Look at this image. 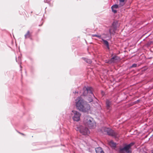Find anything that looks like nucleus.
Returning a JSON list of instances; mask_svg holds the SVG:
<instances>
[{
  "mask_svg": "<svg viewBox=\"0 0 153 153\" xmlns=\"http://www.w3.org/2000/svg\"><path fill=\"white\" fill-rule=\"evenodd\" d=\"M153 44V42L152 41H150V42H148V43H147V45L149 46L150 45L152 44Z\"/></svg>",
  "mask_w": 153,
  "mask_h": 153,
  "instance_id": "obj_21",
  "label": "nucleus"
},
{
  "mask_svg": "<svg viewBox=\"0 0 153 153\" xmlns=\"http://www.w3.org/2000/svg\"><path fill=\"white\" fill-rule=\"evenodd\" d=\"M84 59L87 63L89 64H91L92 62V61L90 59Z\"/></svg>",
  "mask_w": 153,
  "mask_h": 153,
  "instance_id": "obj_20",
  "label": "nucleus"
},
{
  "mask_svg": "<svg viewBox=\"0 0 153 153\" xmlns=\"http://www.w3.org/2000/svg\"><path fill=\"white\" fill-rule=\"evenodd\" d=\"M20 134H21V135H25L23 133H20Z\"/></svg>",
  "mask_w": 153,
  "mask_h": 153,
  "instance_id": "obj_24",
  "label": "nucleus"
},
{
  "mask_svg": "<svg viewBox=\"0 0 153 153\" xmlns=\"http://www.w3.org/2000/svg\"><path fill=\"white\" fill-rule=\"evenodd\" d=\"M72 112L74 113V115L73 117V120L76 121H78L80 120L81 114L78 112L75 111H72Z\"/></svg>",
  "mask_w": 153,
  "mask_h": 153,
  "instance_id": "obj_6",
  "label": "nucleus"
},
{
  "mask_svg": "<svg viewBox=\"0 0 153 153\" xmlns=\"http://www.w3.org/2000/svg\"><path fill=\"white\" fill-rule=\"evenodd\" d=\"M118 22L117 21L114 22H113L111 27L117 29V27H118Z\"/></svg>",
  "mask_w": 153,
  "mask_h": 153,
  "instance_id": "obj_14",
  "label": "nucleus"
},
{
  "mask_svg": "<svg viewBox=\"0 0 153 153\" xmlns=\"http://www.w3.org/2000/svg\"><path fill=\"white\" fill-rule=\"evenodd\" d=\"M119 59L120 58L118 56L115 55L108 61V63L110 64L114 63L119 60Z\"/></svg>",
  "mask_w": 153,
  "mask_h": 153,
  "instance_id": "obj_8",
  "label": "nucleus"
},
{
  "mask_svg": "<svg viewBox=\"0 0 153 153\" xmlns=\"http://www.w3.org/2000/svg\"><path fill=\"white\" fill-rule=\"evenodd\" d=\"M31 36V33H30L29 31H28L26 34L25 35V37L27 38H29Z\"/></svg>",
  "mask_w": 153,
  "mask_h": 153,
  "instance_id": "obj_17",
  "label": "nucleus"
},
{
  "mask_svg": "<svg viewBox=\"0 0 153 153\" xmlns=\"http://www.w3.org/2000/svg\"><path fill=\"white\" fill-rule=\"evenodd\" d=\"M105 130L107 134L110 136L115 137L117 135V133L113 130L108 128H105Z\"/></svg>",
  "mask_w": 153,
  "mask_h": 153,
  "instance_id": "obj_7",
  "label": "nucleus"
},
{
  "mask_svg": "<svg viewBox=\"0 0 153 153\" xmlns=\"http://www.w3.org/2000/svg\"><path fill=\"white\" fill-rule=\"evenodd\" d=\"M137 64H134L132 65L131 66V68H134L136 67L137 66Z\"/></svg>",
  "mask_w": 153,
  "mask_h": 153,
  "instance_id": "obj_22",
  "label": "nucleus"
},
{
  "mask_svg": "<svg viewBox=\"0 0 153 153\" xmlns=\"http://www.w3.org/2000/svg\"><path fill=\"white\" fill-rule=\"evenodd\" d=\"M83 123L85 125L90 128H93L95 126V123L94 122L93 119L89 116L85 117Z\"/></svg>",
  "mask_w": 153,
  "mask_h": 153,
  "instance_id": "obj_1",
  "label": "nucleus"
},
{
  "mask_svg": "<svg viewBox=\"0 0 153 153\" xmlns=\"http://www.w3.org/2000/svg\"><path fill=\"white\" fill-rule=\"evenodd\" d=\"M93 36H96V37L100 38V35H94Z\"/></svg>",
  "mask_w": 153,
  "mask_h": 153,
  "instance_id": "obj_23",
  "label": "nucleus"
},
{
  "mask_svg": "<svg viewBox=\"0 0 153 153\" xmlns=\"http://www.w3.org/2000/svg\"><path fill=\"white\" fill-rule=\"evenodd\" d=\"M83 94L84 96H86L88 94L90 96L92 97L93 96L94 97V96L92 93L93 88H92L90 87L86 88L85 87L83 88Z\"/></svg>",
  "mask_w": 153,
  "mask_h": 153,
  "instance_id": "obj_4",
  "label": "nucleus"
},
{
  "mask_svg": "<svg viewBox=\"0 0 153 153\" xmlns=\"http://www.w3.org/2000/svg\"><path fill=\"white\" fill-rule=\"evenodd\" d=\"M91 98H90L89 97L88 98V100L90 102L93 101L94 98H96L95 97H93V96L92 97L91 96Z\"/></svg>",
  "mask_w": 153,
  "mask_h": 153,
  "instance_id": "obj_19",
  "label": "nucleus"
},
{
  "mask_svg": "<svg viewBox=\"0 0 153 153\" xmlns=\"http://www.w3.org/2000/svg\"><path fill=\"white\" fill-rule=\"evenodd\" d=\"M112 12L114 13H116L117 11L115 10V9L118 8V5L117 4H114L112 5L111 7Z\"/></svg>",
  "mask_w": 153,
  "mask_h": 153,
  "instance_id": "obj_10",
  "label": "nucleus"
},
{
  "mask_svg": "<svg viewBox=\"0 0 153 153\" xmlns=\"http://www.w3.org/2000/svg\"><path fill=\"white\" fill-rule=\"evenodd\" d=\"M90 109V106L88 104L85 102V104H84L83 108L82 109V111L83 112H87Z\"/></svg>",
  "mask_w": 153,
  "mask_h": 153,
  "instance_id": "obj_9",
  "label": "nucleus"
},
{
  "mask_svg": "<svg viewBox=\"0 0 153 153\" xmlns=\"http://www.w3.org/2000/svg\"><path fill=\"white\" fill-rule=\"evenodd\" d=\"M78 101L76 102V105L77 109L80 111H82V109L83 108L84 104H85V102L82 98L80 97L77 98Z\"/></svg>",
  "mask_w": 153,
  "mask_h": 153,
  "instance_id": "obj_3",
  "label": "nucleus"
},
{
  "mask_svg": "<svg viewBox=\"0 0 153 153\" xmlns=\"http://www.w3.org/2000/svg\"><path fill=\"white\" fill-rule=\"evenodd\" d=\"M79 130L80 132L84 135H88L90 133L88 128L82 126L80 127Z\"/></svg>",
  "mask_w": 153,
  "mask_h": 153,
  "instance_id": "obj_5",
  "label": "nucleus"
},
{
  "mask_svg": "<svg viewBox=\"0 0 153 153\" xmlns=\"http://www.w3.org/2000/svg\"><path fill=\"white\" fill-rule=\"evenodd\" d=\"M119 0L120 1V4L119 5L120 6H123L125 4L124 1H125V0Z\"/></svg>",
  "mask_w": 153,
  "mask_h": 153,
  "instance_id": "obj_18",
  "label": "nucleus"
},
{
  "mask_svg": "<svg viewBox=\"0 0 153 153\" xmlns=\"http://www.w3.org/2000/svg\"><path fill=\"white\" fill-rule=\"evenodd\" d=\"M111 102L108 100H107L106 102V104L107 108L108 109H109L111 105Z\"/></svg>",
  "mask_w": 153,
  "mask_h": 153,
  "instance_id": "obj_16",
  "label": "nucleus"
},
{
  "mask_svg": "<svg viewBox=\"0 0 153 153\" xmlns=\"http://www.w3.org/2000/svg\"><path fill=\"white\" fill-rule=\"evenodd\" d=\"M116 30V29L111 27L109 30V32L111 34H114L115 33Z\"/></svg>",
  "mask_w": 153,
  "mask_h": 153,
  "instance_id": "obj_15",
  "label": "nucleus"
},
{
  "mask_svg": "<svg viewBox=\"0 0 153 153\" xmlns=\"http://www.w3.org/2000/svg\"><path fill=\"white\" fill-rule=\"evenodd\" d=\"M96 153H104L102 148L100 147L97 148L95 149Z\"/></svg>",
  "mask_w": 153,
  "mask_h": 153,
  "instance_id": "obj_11",
  "label": "nucleus"
},
{
  "mask_svg": "<svg viewBox=\"0 0 153 153\" xmlns=\"http://www.w3.org/2000/svg\"><path fill=\"white\" fill-rule=\"evenodd\" d=\"M134 144V143H131L130 144L125 145L123 148H120L119 152L120 153H131L132 152L131 147Z\"/></svg>",
  "mask_w": 153,
  "mask_h": 153,
  "instance_id": "obj_2",
  "label": "nucleus"
},
{
  "mask_svg": "<svg viewBox=\"0 0 153 153\" xmlns=\"http://www.w3.org/2000/svg\"><path fill=\"white\" fill-rule=\"evenodd\" d=\"M109 145L111 147H114L116 146V144L112 140L108 142Z\"/></svg>",
  "mask_w": 153,
  "mask_h": 153,
  "instance_id": "obj_13",
  "label": "nucleus"
},
{
  "mask_svg": "<svg viewBox=\"0 0 153 153\" xmlns=\"http://www.w3.org/2000/svg\"><path fill=\"white\" fill-rule=\"evenodd\" d=\"M102 41L103 42V44L104 45H105L107 47V48L108 49H109V44L108 42L105 40L104 39H102Z\"/></svg>",
  "mask_w": 153,
  "mask_h": 153,
  "instance_id": "obj_12",
  "label": "nucleus"
}]
</instances>
